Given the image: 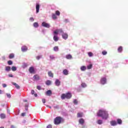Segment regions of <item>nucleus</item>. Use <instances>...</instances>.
<instances>
[{
    "instance_id": "nucleus-1",
    "label": "nucleus",
    "mask_w": 128,
    "mask_h": 128,
    "mask_svg": "<svg viewBox=\"0 0 128 128\" xmlns=\"http://www.w3.org/2000/svg\"><path fill=\"white\" fill-rule=\"evenodd\" d=\"M98 116H100L102 120H108V111L104 110H100L97 112Z\"/></svg>"
},
{
    "instance_id": "nucleus-2",
    "label": "nucleus",
    "mask_w": 128,
    "mask_h": 128,
    "mask_svg": "<svg viewBox=\"0 0 128 128\" xmlns=\"http://www.w3.org/2000/svg\"><path fill=\"white\" fill-rule=\"evenodd\" d=\"M72 93L68 92L66 94H62L61 96L62 100H64V98H67L68 100H70V98H72Z\"/></svg>"
},
{
    "instance_id": "nucleus-3",
    "label": "nucleus",
    "mask_w": 128,
    "mask_h": 128,
    "mask_svg": "<svg viewBox=\"0 0 128 128\" xmlns=\"http://www.w3.org/2000/svg\"><path fill=\"white\" fill-rule=\"evenodd\" d=\"M62 118L61 117H56L54 120V124H60L62 122Z\"/></svg>"
},
{
    "instance_id": "nucleus-4",
    "label": "nucleus",
    "mask_w": 128,
    "mask_h": 128,
    "mask_svg": "<svg viewBox=\"0 0 128 128\" xmlns=\"http://www.w3.org/2000/svg\"><path fill=\"white\" fill-rule=\"evenodd\" d=\"M42 26H44V28H50V24L46 22H43L42 24Z\"/></svg>"
},
{
    "instance_id": "nucleus-5",
    "label": "nucleus",
    "mask_w": 128,
    "mask_h": 128,
    "mask_svg": "<svg viewBox=\"0 0 128 128\" xmlns=\"http://www.w3.org/2000/svg\"><path fill=\"white\" fill-rule=\"evenodd\" d=\"M100 82L102 84H106V78H102Z\"/></svg>"
},
{
    "instance_id": "nucleus-6",
    "label": "nucleus",
    "mask_w": 128,
    "mask_h": 128,
    "mask_svg": "<svg viewBox=\"0 0 128 128\" xmlns=\"http://www.w3.org/2000/svg\"><path fill=\"white\" fill-rule=\"evenodd\" d=\"M33 78H34V82L36 80H40V76L38 74L34 75L33 76Z\"/></svg>"
},
{
    "instance_id": "nucleus-7",
    "label": "nucleus",
    "mask_w": 128,
    "mask_h": 128,
    "mask_svg": "<svg viewBox=\"0 0 128 128\" xmlns=\"http://www.w3.org/2000/svg\"><path fill=\"white\" fill-rule=\"evenodd\" d=\"M28 71L30 74H34V68L32 66L30 67L28 69Z\"/></svg>"
},
{
    "instance_id": "nucleus-8",
    "label": "nucleus",
    "mask_w": 128,
    "mask_h": 128,
    "mask_svg": "<svg viewBox=\"0 0 128 128\" xmlns=\"http://www.w3.org/2000/svg\"><path fill=\"white\" fill-rule=\"evenodd\" d=\"M55 84L57 86H60V81L59 80L57 79V80H56Z\"/></svg>"
},
{
    "instance_id": "nucleus-9",
    "label": "nucleus",
    "mask_w": 128,
    "mask_h": 128,
    "mask_svg": "<svg viewBox=\"0 0 128 128\" xmlns=\"http://www.w3.org/2000/svg\"><path fill=\"white\" fill-rule=\"evenodd\" d=\"M38 12H40V4L37 3L36 4V14L38 13Z\"/></svg>"
},
{
    "instance_id": "nucleus-10",
    "label": "nucleus",
    "mask_w": 128,
    "mask_h": 128,
    "mask_svg": "<svg viewBox=\"0 0 128 128\" xmlns=\"http://www.w3.org/2000/svg\"><path fill=\"white\" fill-rule=\"evenodd\" d=\"M21 50H22V52H26V50H28V47H26V46H22L21 48Z\"/></svg>"
},
{
    "instance_id": "nucleus-11",
    "label": "nucleus",
    "mask_w": 128,
    "mask_h": 128,
    "mask_svg": "<svg viewBox=\"0 0 128 128\" xmlns=\"http://www.w3.org/2000/svg\"><path fill=\"white\" fill-rule=\"evenodd\" d=\"M79 122V124H84V118H81L79 120H78Z\"/></svg>"
},
{
    "instance_id": "nucleus-12",
    "label": "nucleus",
    "mask_w": 128,
    "mask_h": 128,
    "mask_svg": "<svg viewBox=\"0 0 128 128\" xmlns=\"http://www.w3.org/2000/svg\"><path fill=\"white\" fill-rule=\"evenodd\" d=\"M12 84L15 86V87L16 88H17V90H20V86H18V84L16 83L12 82Z\"/></svg>"
},
{
    "instance_id": "nucleus-13",
    "label": "nucleus",
    "mask_w": 128,
    "mask_h": 128,
    "mask_svg": "<svg viewBox=\"0 0 128 128\" xmlns=\"http://www.w3.org/2000/svg\"><path fill=\"white\" fill-rule=\"evenodd\" d=\"M52 90H48L46 92V95L48 96H52Z\"/></svg>"
},
{
    "instance_id": "nucleus-14",
    "label": "nucleus",
    "mask_w": 128,
    "mask_h": 128,
    "mask_svg": "<svg viewBox=\"0 0 128 128\" xmlns=\"http://www.w3.org/2000/svg\"><path fill=\"white\" fill-rule=\"evenodd\" d=\"M62 38H64V40H66L68 38V35L66 34H64L62 35Z\"/></svg>"
},
{
    "instance_id": "nucleus-15",
    "label": "nucleus",
    "mask_w": 128,
    "mask_h": 128,
    "mask_svg": "<svg viewBox=\"0 0 128 128\" xmlns=\"http://www.w3.org/2000/svg\"><path fill=\"white\" fill-rule=\"evenodd\" d=\"M66 58L67 60H71V58H72V56L70 54H69L66 56Z\"/></svg>"
},
{
    "instance_id": "nucleus-16",
    "label": "nucleus",
    "mask_w": 128,
    "mask_h": 128,
    "mask_svg": "<svg viewBox=\"0 0 128 128\" xmlns=\"http://www.w3.org/2000/svg\"><path fill=\"white\" fill-rule=\"evenodd\" d=\"M48 76H50V78H54V73H52V71H50L48 72Z\"/></svg>"
},
{
    "instance_id": "nucleus-17",
    "label": "nucleus",
    "mask_w": 128,
    "mask_h": 128,
    "mask_svg": "<svg viewBox=\"0 0 128 128\" xmlns=\"http://www.w3.org/2000/svg\"><path fill=\"white\" fill-rule=\"evenodd\" d=\"M63 74L64 76H68V70L65 69L63 70Z\"/></svg>"
},
{
    "instance_id": "nucleus-18",
    "label": "nucleus",
    "mask_w": 128,
    "mask_h": 128,
    "mask_svg": "<svg viewBox=\"0 0 128 128\" xmlns=\"http://www.w3.org/2000/svg\"><path fill=\"white\" fill-rule=\"evenodd\" d=\"M84 114L82 112H78L77 114V118H82Z\"/></svg>"
},
{
    "instance_id": "nucleus-19",
    "label": "nucleus",
    "mask_w": 128,
    "mask_h": 128,
    "mask_svg": "<svg viewBox=\"0 0 128 128\" xmlns=\"http://www.w3.org/2000/svg\"><path fill=\"white\" fill-rule=\"evenodd\" d=\"M110 124L111 126H116V124H118V122H116V121H112L110 122Z\"/></svg>"
},
{
    "instance_id": "nucleus-20",
    "label": "nucleus",
    "mask_w": 128,
    "mask_h": 128,
    "mask_svg": "<svg viewBox=\"0 0 128 128\" xmlns=\"http://www.w3.org/2000/svg\"><path fill=\"white\" fill-rule=\"evenodd\" d=\"M53 38L54 42H58V36L54 35Z\"/></svg>"
},
{
    "instance_id": "nucleus-21",
    "label": "nucleus",
    "mask_w": 128,
    "mask_h": 128,
    "mask_svg": "<svg viewBox=\"0 0 128 128\" xmlns=\"http://www.w3.org/2000/svg\"><path fill=\"white\" fill-rule=\"evenodd\" d=\"M118 52H122V46H119L118 48Z\"/></svg>"
},
{
    "instance_id": "nucleus-22",
    "label": "nucleus",
    "mask_w": 128,
    "mask_h": 128,
    "mask_svg": "<svg viewBox=\"0 0 128 128\" xmlns=\"http://www.w3.org/2000/svg\"><path fill=\"white\" fill-rule=\"evenodd\" d=\"M122 124V120L120 118L117 119V124Z\"/></svg>"
},
{
    "instance_id": "nucleus-23",
    "label": "nucleus",
    "mask_w": 128,
    "mask_h": 128,
    "mask_svg": "<svg viewBox=\"0 0 128 128\" xmlns=\"http://www.w3.org/2000/svg\"><path fill=\"white\" fill-rule=\"evenodd\" d=\"M8 58L10 59L14 58V54H9Z\"/></svg>"
},
{
    "instance_id": "nucleus-24",
    "label": "nucleus",
    "mask_w": 128,
    "mask_h": 128,
    "mask_svg": "<svg viewBox=\"0 0 128 128\" xmlns=\"http://www.w3.org/2000/svg\"><path fill=\"white\" fill-rule=\"evenodd\" d=\"M52 18L53 20H56V18H58V17L56 16V14H52Z\"/></svg>"
},
{
    "instance_id": "nucleus-25",
    "label": "nucleus",
    "mask_w": 128,
    "mask_h": 128,
    "mask_svg": "<svg viewBox=\"0 0 128 128\" xmlns=\"http://www.w3.org/2000/svg\"><path fill=\"white\" fill-rule=\"evenodd\" d=\"M46 86H50L52 84V82L50 80H48L46 82Z\"/></svg>"
},
{
    "instance_id": "nucleus-26",
    "label": "nucleus",
    "mask_w": 128,
    "mask_h": 128,
    "mask_svg": "<svg viewBox=\"0 0 128 128\" xmlns=\"http://www.w3.org/2000/svg\"><path fill=\"white\" fill-rule=\"evenodd\" d=\"M0 118H6V114H0Z\"/></svg>"
},
{
    "instance_id": "nucleus-27",
    "label": "nucleus",
    "mask_w": 128,
    "mask_h": 128,
    "mask_svg": "<svg viewBox=\"0 0 128 128\" xmlns=\"http://www.w3.org/2000/svg\"><path fill=\"white\" fill-rule=\"evenodd\" d=\"M34 28H38V23L35 22L33 24Z\"/></svg>"
},
{
    "instance_id": "nucleus-28",
    "label": "nucleus",
    "mask_w": 128,
    "mask_h": 128,
    "mask_svg": "<svg viewBox=\"0 0 128 128\" xmlns=\"http://www.w3.org/2000/svg\"><path fill=\"white\" fill-rule=\"evenodd\" d=\"M80 70L82 71H84L86 70V66H82L80 67Z\"/></svg>"
},
{
    "instance_id": "nucleus-29",
    "label": "nucleus",
    "mask_w": 128,
    "mask_h": 128,
    "mask_svg": "<svg viewBox=\"0 0 128 128\" xmlns=\"http://www.w3.org/2000/svg\"><path fill=\"white\" fill-rule=\"evenodd\" d=\"M10 66H6V72H10Z\"/></svg>"
},
{
    "instance_id": "nucleus-30",
    "label": "nucleus",
    "mask_w": 128,
    "mask_h": 128,
    "mask_svg": "<svg viewBox=\"0 0 128 128\" xmlns=\"http://www.w3.org/2000/svg\"><path fill=\"white\" fill-rule=\"evenodd\" d=\"M54 36H56H56H58V29L54 32Z\"/></svg>"
},
{
    "instance_id": "nucleus-31",
    "label": "nucleus",
    "mask_w": 128,
    "mask_h": 128,
    "mask_svg": "<svg viewBox=\"0 0 128 128\" xmlns=\"http://www.w3.org/2000/svg\"><path fill=\"white\" fill-rule=\"evenodd\" d=\"M54 52H58V46H56L54 48Z\"/></svg>"
},
{
    "instance_id": "nucleus-32",
    "label": "nucleus",
    "mask_w": 128,
    "mask_h": 128,
    "mask_svg": "<svg viewBox=\"0 0 128 128\" xmlns=\"http://www.w3.org/2000/svg\"><path fill=\"white\" fill-rule=\"evenodd\" d=\"M92 68V64H90V65L87 66L88 70H90Z\"/></svg>"
},
{
    "instance_id": "nucleus-33",
    "label": "nucleus",
    "mask_w": 128,
    "mask_h": 128,
    "mask_svg": "<svg viewBox=\"0 0 128 128\" xmlns=\"http://www.w3.org/2000/svg\"><path fill=\"white\" fill-rule=\"evenodd\" d=\"M31 94H34V96L36 97L38 96V94H34V90H32Z\"/></svg>"
},
{
    "instance_id": "nucleus-34",
    "label": "nucleus",
    "mask_w": 128,
    "mask_h": 128,
    "mask_svg": "<svg viewBox=\"0 0 128 128\" xmlns=\"http://www.w3.org/2000/svg\"><path fill=\"white\" fill-rule=\"evenodd\" d=\"M97 124H102V120H99L97 121Z\"/></svg>"
},
{
    "instance_id": "nucleus-35",
    "label": "nucleus",
    "mask_w": 128,
    "mask_h": 128,
    "mask_svg": "<svg viewBox=\"0 0 128 128\" xmlns=\"http://www.w3.org/2000/svg\"><path fill=\"white\" fill-rule=\"evenodd\" d=\"M102 54H103V56H106V55L108 54V52H106V50H104L102 52Z\"/></svg>"
},
{
    "instance_id": "nucleus-36",
    "label": "nucleus",
    "mask_w": 128,
    "mask_h": 128,
    "mask_svg": "<svg viewBox=\"0 0 128 128\" xmlns=\"http://www.w3.org/2000/svg\"><path fill=\"white\" fill-rule=\"evenodd\" d=\"M8 64L9 66H12V60H10L8 62Z\"/></svg>"
},
{
    "instance_id": "nucleus-37",
    "label": "nucleus",
    "mask_w": 128,
    "mask_h": 128,
    "mask_svg": "<svg viewBox=\"0 0 128 128\" xmlns=\"http://www.w3.org/2000/svg\"><path fill=\"white\" fill-rule=\"evenodd\" d=\"M12 70L13 71V72H16V66H12Z\"/></svg>"
},
{
    "instance_id": "nucleus-38",
    "label": "nucleus",
    "mask_w": 128,
    "mask_h": 128,
    "mask_svg": "<svg viewBox=\"0 0 128 128\" xmlns=\"http://www.w3.org/2000/svg\"><path fill=\"white\" fill-rule=\"evenodd\" d=\"M88 56L90 57H92V56H94V54H92V52H88Z\"/></svg>"
},
{
    "instance_id": "nucleus-39",
    "label": "nucleus",
    "mask_w": 128,
    "mask_h": 128,
    "mask_svg": "<svg viewBox=\"0 0 128 128\" xmlns=\"http://www.w3.org/2000/svg\"><path fill=\"white\" fill-rule=\"evenodd\" d=\"M81 86L82 88H86V83H82Z\"/></svg>"
},
{
    "instance_id": "nucleus-40",
    "label": "nucleus",
    "mask_w": 128,
    "mask_h": 128,
    "mask_svg": "<svg viewBox=\"0 0 128 128\" xmlns=\"http://www.w3.org/2000/svg\"><path fill=\"white\" fill-rule=\"evenodd\" d=\"M56 16H60V11H58V10H56Z\"/></svg>"
},
{
    "instance_id": "nucleus-41",
    "label": "nucleus",
    "mask_w": 128,
    "mask_h": 128,
    "mask_svg": "<svg viewBox=\"0 0 128 128\" xmlns=\"http://www.w3.org/2000/svg\"><path fill=\"white\" fill-rule=\"evenodd\" d=\"M28 66V64L24 63L22 65V68H26Z\"/></svg>"
},
{
    "instance_id": "nucleus-42",
    "label": "nucleus",
    "mask_w": 128,
    "mask_h": 128,
    "mask_svg": "<svg viewBox=\"0 0 128 128\" xmlns=\"http://www.w3.org/2000/svg\"><path fill=\"white\" fill-rule=\"evenodd\" d=\"M50 60H54V56H52V55L50 56Z\"/></svg>"
},
{
    "instance_id": "nucleus-43",
    "label": "nucleus",
    "mask_w": 128,
    "mask_h": 128,
    "mask_svg": "<svg viewBox=\"0 0 128 128\" xmlns=\"http://www.w3.org/2000/svg\"><path fill=\"white\" fill-rule=\"evenodd\" d=\"M58 32H60L61 34L64 32L62 29H58Z\"/></svg>"
},
{
    "instance_id": "nucleus-44",
    "label": "nucleus",
    "mask_w": 128,
    "mask_h": 128,
    "mask_svg": "<svg viewBox=\"0 0 128 128\" xmlns=\"http://www.w3.org/2000/svg\"><path fill=\"white\" fill-rule=\"evenodd\" d=\"M6 96H8L9 98H12V95H10V94L7 93V94H6Z\"/></svg>"
},
{
    "instance_id": "nucleus-45",
    "label": "nucleus",
    "mask_w": 128,
    "mask_h": 128,
    "mask_svg": "<svg viewBox=\"0 0 128 128\" xmlns=\"http://www.w3.org/2000/svg\"><path fill=\"white\" fill-rule=\"evenodd\" d=\"M73 102H74V104H78V100H74Z\"/></svg>"
},
{
    "instance_id": "nucleus-46",
    "label": "nucleus",
    "mask_w": 128,
    "mask_h": 128,
    "mask_svg": "<svg viewBox=\"0 0 128 128\" xmlns=\"http://www.w3.org/2000/svg\"><path fill=\"white\" fill-rule=\"evenodd\" d=\"M36 88H37V90H42V87H40V86H36Z\"/></svg>"
},
{
    "instance_id": "nucleus-47",
    "label": "nucleus",
    "mask_w": 128,
    "mask_h": 128,
    "mask_svg": "<svg viewBox=\"0 0 128 128\" xmlns=\"http://www.w3.org/2000/svg\"><path fill=\"white\" fill-rule=\"evenodd\" d=\"M28 104H26V105H25V110H28Z\"/></svg>"
},
{
    "instance_id": "nucleus-48",
    "label": "nucleus",
    "mask_w": 128,
    "mask_h": 128,
    "mask_svg": "<svg viewBox=\"0 0 128 128\" xmlns=\"http://www.w3.org/2000/svg\"><path fill=\"white\" fill-rule=\"evenodd\" d=\"M30 20L31 21V22H34V18L32 17L30 18Z\"/></svg>"
},
{
    "instance_id": "nucleus-49",
    "label": "nucleus",
    "mask_w": 128,
    "mask_h": 128,
    "mask_svg": "<svg viewBox=\"0 0 128 128\" xmlns=\"http://www.w3.org/2000/svg\"><path fill=\"white\" fill-rule=\"evenodd\" d=\"M26 116V112L22 113L21 116Z\"/></svg>"
},
{
    "instance_id": "nucleus-50",
    "label": "nucleus",
    "mask_w": 128,
    "mask_h": 128,
    "mask_svg": "<svg viewBox=\"0 0 128 128\" xmlns=\"http://www.w3.org/2000/svg\"><path fill=\"white\" fill-rule=\"evenodd\" d=\"M47 128H52V125L50 124H49L46 127Z\"/></svg>"
},
{
    "instance_id": "nucleus-51",
    "label": "nucleus",
    "mask_w": 128,
    "mask_h": 128,
    "mask_svg": "<svg viewBox=\"0 0 128 128\" xmlns=\"http://www.w3.org/2000/svg\"><path fill=\"white\" fill-rule=\"evenodd\" d=\"M42 58L41 56H37L36 57V60H40V58Z\"/></svg>"
},
{
    "instance_id": "nucleus-52",
    "label": "nucleus",
    "mask_w": 128,
    "mask_h": 128,
    "mask_svg": "<svg viewBox=\"0 0 128 128\" xmlns=\"http://www.w3.org/2000/svg\"><path fill=\"white\" fill-rule=\"evenodd\" d=\"M8 76H9L10 78H14V76H13L12 74H10L8 75Z\"/></svg>"
},
{
    "instance_id": "nucleus-53",
    "label": "nucleus",
    "mask_w": 128,
    "mask_h": 128,
    "mask_svg": "<svg viewBox=\"0 0 128 128\" xmlns=\"http://www.w3.org/2000/svg\"><path fill=\"white\" fill-rule=\"evenodd\" d=\"M42 102L43 104H46V99H42Z\"/></svg>"
},
{
    "instance_id": "nucleus-54",
    "label": "nucleus",
    "mask_w": 128,
    "mask_h": 128,
    "mask_svg": "<svg viewBox=\"0 0 128 128\" xmlns=\"http://www.w3.org/2000/svg\"><path fill=\"white\" fill-rule=\"evenodd\" d=\"M2 86L3 88H6V84H2Z\"/></svg>"
},
{
    "instance_id": "nucleus-55",
    "label": "nucleus",
    "mask_w": 128,
    "mask_h": 128,
    "mask_svg": "<svg viewBox=\"0 0 128 128\" xmlns=\"http://www.w3.org/2000/svg\"><path fill=\"white\" fill-rule=\"evenodd\" d=\"M54 110H58V106H54Z\"/></svg>"
},
{
    "instance_id": "nucleus-56",
    "label": "nucleus",
    "mask_w": 128,
    "mask_h": 128,
    "mask_svg": "<svg viewBox=\"0 0 128 128\" xmlns=\"http://www.w3.org/2000/svg\"><path fill=\"white\" fill-rule=\"evenodd\" d=\"M11 128H16V127L12 125L11 126Z\"/></svg>"
},
{
    "instance_id": "nucleus-57",
    "label": "nucleus",
    "mask_w": 128,
    "mask_h": 128,
    "mask_svg": "<svg viewBox=\"0 0 128 128\" xmlns=\"http://www.w3.org/2000/svg\"><path fill=\"white\" fill-rule=\"evenodd\" d=\"M47 108H52V107L50 106H46Z\"/></svg>"
},
{
    "instance_id": "nucleus-58",
    "label": "nucleus",
    "mask_w": 128,
    "mask_h": 128,
    "mask_svg": "<svg viewBox=\"0 0 128 128\" xmlns=\"http://www.w3.org/2000/svg\"><path fill=\"white\" fill-rule=\"evenodd\" d=\"M24 102H28V100H24Z\"/></svg>"
},
{
    "instance_id": "nucleus-59",
    "label": "nucleus",
    "mask_w": 128,
    "mask_h": 128,
    "mask_svg": "<svg viewBox=\"0 0 128 128\" xmlns=\"http://www.w3.org/2000/svg\"><path fill=\"white\" fill-rule=\"evenodd\" d=\"M0 94H2V90H0Z\"/></svg>"
},
{
    "instance_id": "nucleus-60",
    "label": "nucleus",
    "mask_w": 128,
    "mask_h": 128,
    "mask_svg": "<svg viewBox=\"0 0 128 128\" xmlns=\"http://www.w3.org/2000/svg\"><path fill=\"white\" fill-rule=\"evenodd\" d=\"M0 128H4V127L2 126V127H0Z\"/></svg>"
},
{
    "instance_id": "nucleus-61",
    "label": "nucleus",
    "mask_w": 128,
    "mask_h": 128,
    "mask_svg": "<svg viewBox=\"0 0 128 128\" xmlns=\"http://www.w3.org/2000/svg\"><path fill=\"white\" fill-rule=\"evenodd\" d=\"M2 106H4V105H2Z\"/></svg>"
}]
</instances>
